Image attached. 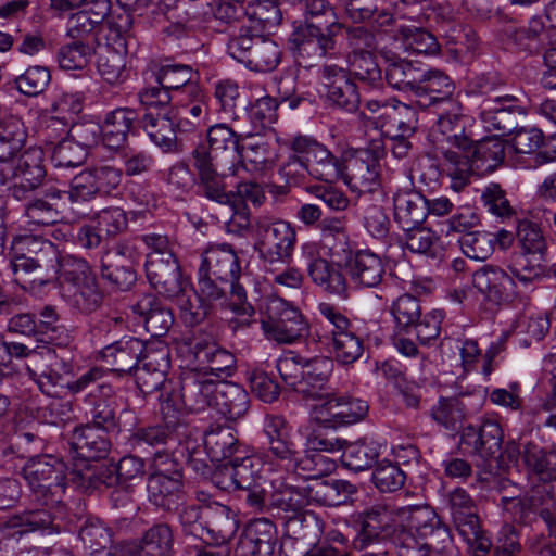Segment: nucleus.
Instances as JSON below:
<instances>
[{"mask_svg": "<svg viewBox=\"0 0 556 556\" xmlns=\"http://www.w3.org/2000/svg\"><path fill=\"white\" fill-rule=\"evenodd\" d=\"M240 277V260L230 245L210 247L202 253L198 269L199 291L210 301L224 298L222 307L236 315L243 314Z\"/></svg>", "mask_w": 556, "mask_h": 556, "instance_id": "nucleus-1", "label": "nucleus"}, {"mask_svg": "<svg viewBox=\"0 0 556 556\" xmlns=\"http://www.w3.org/2000/svg\"><path fill=\"white\" fill-rule=\"evenodd\" d=\"M455 148H440L443 172L451 179V189L460 192L470 182L471 175L495 170L504 161L505 142L494 136L473 141L467 135L454 136Z\"/></svg>", "mask_w": 556, "mask_h": 556, "instance_id": "nucleus-2", "label": "nucleus"}, {"mask_svg": "<svg viewBox=\"0 0 556 556\" xmlns=\"http://www.w3.org/2000/svg\"><path fill=\"white\" fill-rule=\"evenodd\" d=\"M66 464L48 454L30 457L22 468L34 500L62 519L65 514L64 496L67 488Z\"/></svg>", "mask_w": 556, "mask_h": 556, "instance_id": "nucleus-3", "label": "nucleus"}, {"mask_svg": "<svg viewBox=\"0 0 556 556\" xmlns=\"http://www.w3.org/2000/svg\"><path fill=\"white\" fill-rule=\"evenodd\" d=\"M295 237L294 229L288 223H271L265 216L249 218L245 224V239L258 253L263 268L270 273H275L277 264L291 260Z\"/></svg>", "mask_w": 556, "mask_h": 556, "instance_id": "nucleus-4", "label": "nucleus"}, {"mask_svg": "<svg viewBox=\"0 0 556 556\" xmlns=\"http://www.w3.org/2000/svg\"><path fill=\"white\" fill-rule=\"evenodd\" d=\"M59 250L51 241L25 235L14 238L11 266L15 274L31 275L33 282L47 285L55 280Z\"/></svg>", "mask_w": 556, "mask_h": 556, "instance_id": "nucleus-5", "label": "nucleus"}, {"mask_svg": "<svg viewBox=\"0 0 556 556\" xmlns=\"http://www.w3.org/2000/svg\"><path fill=\"white\" fill-rule=\"evenodd\" d=\"M260 323L264 336L279 344H293L309 331V324L299 307L278 296L258 305Z\"/></svg>", "mask_w": 556, "mask_h": 556, "instance_id": "nucleus-6", "label": "nucleus"}, {"mask_svg": "<svg viewBox=\"0 0 556 556\" xmlns=\"http://www.w3.org/2000/svg\"><path fill=\"white\" fill-rule=\"evenodd\" d=\"M407 511V508L391 502H379L357 513L355 521L359 529L353 540V547L362 551L392 539L405 520Z\"/></svg>", "mask_w": 556, "mask_h": 556, "instance_id": "nucleus-7", "label": "nucleus"}, {"mask_svg": "<svg viewBox=\"0 0 556 556\" xmlns=\"http://www.w3.org/2000/svg\"><path fill=\"white\" fill-rule=\"evenodd\" d=\"M10 333L33 338L40 343L65 348L71 344L72 337L61 323V316L53 305H45L37 313L26 312L13 315L8 320Z\"/></svg>", "mask_w": 556, "mask_h": 556, "instance_id": "nucleus-8", "label": "nucleus"}, {"mask_svg": "<svg viewBox=\"0 0 556 556\" xmlns=\"http://www.w3.org/2000/svg\"><path fill=\"white\" fill-rule=\"evenodd\" d=\"M447 507L453 522L475 556H484L492 546L486 533L481 529L477 507L469 493L457 486L447 494Z\"/></svg>", "mask_w": 556, "mask_h": 556, "instance_id": "nucleus-9", "label": "nucleus"}, {"mask_svg": "<svg viewBox=\"0 0 556 556\" xmlns=\"http://www.w3.org/2000/svg\"><path fill=\"white\" fill-rule=\"evenodd\" d=\"M312 408V418L326 429H339L362 421L368 414L366 401L338 392H327Z\"/></svg>", "mask_w": 556, "mask_h": 556, "instance_id": "nucleus-10", "label": "nucleus"}, {"mask_svg": "<svg viewBox=\"0 0 556 556\" xmlns=\"http://www.w3.org/2000/svg\"><path fill=\"white\" fill-rule=\"evenodd\" d=\"M138 252L128 241H119L101 251L100 277L112 290L128 291L137 281Z\"/></svg>", "mask_w": 556, "mask_h": 556, "instance_id": "nucleus-11", "label": "nucleus"}, {"mask_svg": "<svg viewBox=\"0 0 556 556\" xmlns=\"http://www.w3.org/2000/svg\"><path fill=\"white\" fill-rule=\"evenodd\" d=\"M43 161L45 153L41 148L31 147L25 150L17 156L8 174L3 169L0 172V185L4 186L12 179L14 182L9 188L11 195L17 201L28 199L41 186L47 175Z\"/></svg>", "mask_w": 556, "mask_h": 556, "instance_id": "nucleus-12", "label": "nucleus"}, {"mask_svg": "<svg viewBox=\"0 0 556 556\" xmlns=\"http://www.w3.org/2000/svg\"><path fill=\"white\" fill-rule=\"evenodd\" d=\"M307 276L324 292L348 299V280L339 264H334L321 255V248L316 242H306L301 247Z\"/></svg>", "mask_w": 556, "mask_h": 556, "instance_id": "nucleus-13", "label": "nucleus"}, {"mask_svg": "<svg viewBox=\"0 0 556 556\" xmlns=\"http://www.w3.org/2000/svg\"><path fill=\"white\" fill-rule=\"evenodd\" d=\"M325 99L330 108L354 113L361 104V96L350 72L336 64H325L319 70Z\"/></svg>", "mask_w": 556, "mask_h": 556, "instance_id": "nucleus-14", "label": "nucleus"}, {"mask_svg": "<svg viewBox=\"0 0 556 556\" xmlns=\"http://www.w3.org/2000/svg\"><path fill=\"white\" fill-rule=\"evenodd\" d=\"M141 128L163 152L177 153L182 151V144L176 132L192 131L195 123L188 122L182 115L174 114V109H169L164 114L146 113L141 117Z\"/></svg>", "mask_w": 556, "mask_h": 556, "instance_id": "nucleus-15", "label": "nucleus"}, {"mask_svg": "<svg viewBox=\"0 0 556 556\" xmlns=\"http://www.w3.org/2000/svg\"><path fill=\"white\" fill-rule=\"evenodd\" d=\"M146 275L153 289L168 299L181 295L190 286L174 254H148Z\"/></svg>", "mask_w": 556, "mask_h": 556, "instance_id": "nucleus-16", "label": "nucleus"}, {"mask_svg": "<svg viewBox=\"0 0 556 556\" xmlns=\"http://www.w3.org/2000/svg\"><path fill=\"white\" fill-rule=\"evenodd\" d=\"M206 139L207 144H204L213 161L219 159L220 166L226 170L223 176L237 175L239 167H243L241 135L226 124H216L207 129Z\"/></svg>", "mask_w": 556, "mask_h": 556, "instance_id": "nucleus-17", "label": "nucleus"}, {"mask_svg": "<svg viewBox=\"0 0 556 556\" xmlns=\"http://www.w3.org/2000/svg\"><path fill=\"white\" fill-rule=\"evenodd\" d=\"M472 285L486 300L496 304L523 300L514 278L496 266L488 265L476 270Z\"/></svg>", "mask_w": 556, "mask_h": 556, "instance_id": "nucleus-18", "label": "nucleus"}, {"mask_svg": "<svg viewBox=\"0 0 556 556\" xmlns=\"http://www.w3.org/2000/svg\"><path fill=\"white\" fill-rule=\"evenodd\" d=\"M170 367L169 350L165 345L150 349L132 372L138 389L144 395L167 389V372Z\"/></svg>", "mask_w": 556, "mask_h": 556, "instance_id": "nucleus-19", "label": "nucleus"}, {"mask_svg": "<svg viewBox=\"0 0 556 556\" xmlns=\"http://www.w3.org/2000/svg\"><path fill=\"white\" fill-rule=\"evenodd\" d=\"M503 442V430L495 420H483L480 425H468L460 434V445L470 453L488 460L495 458Z\"/></svg>", "mask_w": 556, "mask_h": 556, "instance_id": "nucleus-20", "label": "nucleus"}, {"mask_svg": "<svg viewBox=\"0 0 556 556\" xmlns=\"http://www.w3.org/2000/svg\"><path fill=\"white\" fill-rule=\"evenodd\" d=\"M525 114L517 97L513 94L485 99L481 104L480 118L488 130L507 134L516 128V115Z\"/></svg>", "mask_w": 556, "mask_h": 556, "instance_id": "nucleus-21", "label": "nucleus"}, {"mask_svg": "<svg viewBox=\"0 0 556 556\" xmlns=\"http://www.w3.org/2000/svg\"><path fill=\"white\" fill-rule=\"evenodd\" d=\"M150 349L146 342L135 337H124L106 346L101 352V358L111 370L119 375L132 374Z\"/></svg>", "mask_w": 556, "mask_h": 556, "instance_id": "nucleus-22", "label": "nucleus"}, {"mask_svg": "<svg viewBox=\"0 0 556 556\" xmlns=\"http://www.w3.org/2000/svg\"><path fill=\"white\" fill-rule=\"evenodd\" d=\"M194 167L198 170L200 185L203 188L205 197L219 203H229L241 194L240 188L242 181L237 184V192L224 191L222 177L217 174L216 165L213 163V156L204 143H200L192 152Z\"/></svg>", "mask_w": 556, "mask_h": 556, "instance_id": "nucleus-23", "label": "nucleus"}, {"mask_svg": "<svg viewBox=\"0 0 556 556\" xmlns=\"http://www.w3.org/2000/svg\"><path fill=\"white\" fill-rule=\"evenodd\" d=\"M101 126L104 147L118 150L127 144L129 135H137L141 128V118L136 110L123 106L108 112Z\"/></svg>", "mask_w": 556, "mask_h": 556, "instance_id": "nucleus-24", "label": "nucleus"}, {"mask_svg": "<svg viewBox=\"0 0 556 556\" xmlns=\"http://www.w3.org/2000/svg\"><path fill=\"white\" fill-rule=\"evenodd\" d=\"M62 525L58 515L52 511L41 509H26L18 514H12L0 520V532L5 538H14L16 535L35 532L38 530L50 529L60 532Z\"/></svg>", "mask_w": 556, "mask_h": 556, "instance_id": "nucleus-25", "label": "nucleus"}, {"mask_svg": "<svg viewBox=\"0 0 556 556\" xmlns=\"http://www.w3.org/2000/svg\"><path fill=\"white\" fill-rule=\"evenodd\" d=\"M131 311L137 316L138 323H141L153 338L167 334L174 324L172 309L154 294L142 295L131 306Z\"/></svg>", "mask_w": 556, "mask_h": 556, "instance_id": "nucleus-26", "label": "nucleus"}, {"mask_svg": "<svg viewBox=\"0 0 556 556\" xmlns=\"http://www.w3.org/2000/svg\"><path fill=\"white\" fill-rule=\"evenodd\" d=\"M97 394L89 395V406L86 409L88 422L102 431L115 432L118 429L117 404L114 391L110 384H99Z\"/></svg>", "mask_w": 556, "mask_h": 556, "instance_id": "nucleus-27", "label": "nucleus"}, {"mask_svg": "<svg viewBox=\"0 0 556 556\" xmlns=\"http://www.w3.org/2000/svg\"><path fill=\"white\" fill-rule=\"evenodd\" d=\"M455 84L452 78L440 70H422L415 97L422 108H437L443 102L456 99Z\"/></svg>", "mask_w": 556, "mask_h": 556, "instance_id": "nucleus-28", "label": "nucleus"}, {"mask_svg": "<svg viewBox=\"0 0 556 556\" xmlns=\"http://www.w3.org/2000/svg\"><path fill=\"white\" fill-rule=\"evenodd\" d=\"M110 432L80 425L73 430L70 444L76 457L85 460L104 459L111 451Z\"/></svg>", "mask_w": 556, "mask_h": 556, "instance_id": "nucleus-29", "label": "nucleus"}, {"mask_svg": "<svg viewBox=\"0 0 556 556\" xmlns=\"http://www.w3.org/2000/svg\"><path fill=\"white\" fill-rule=\"evenodd\" d=\"M393 215L403 230L420 226L428 216L427 199L414 189L399 190L393 195Z\"/></svg>", "mask_w": 556, "mask_h": 556, "instance_id": "nucleus-30", "label": "nucleus"}, {"mask_svg": "<svg viewBox=\"0 0 556 556\" xmlns=\"http://www.w3.org/2000/svg\"><path fill=\"white\" fill-rule=\"evenodd\" d=\"M147 492L149 502L165 511L176 510L186 501L184 477L149 476Z\"/></svg>", "mask_w": 556, "mask_h": 556, "instance_id": "nucleus-31", "label": "nucleus"}, {"mask_svg": "<svg viewBox=\"0 0 556 556\" xmlns=\"http://www.w3.org/2000/svg\"><path fill=\"white\" fill-rule=\"evenodd\" d=\"M276 151L261 134L245 132V174L255 177H271Z\"/></svg>", "mask_w": 556, "mask_h": 556, "instance_id": "nucleus-32", "label": "nucleus"}, {"mask_svg": "<svg viewBox=\"0 0 556 556\" xmlns=\"http://www.w3.org/2000/svg\"><path fill=\"white\" fill-rule=\"evenodd\" d=\"M206 542L219 544L228 542L238 531L240 520L238 513L229 506L214 503L206 506Z\"/></svg>", "mask_w": 556, "mask_h": 556, "instance_id": "nucleus-33", "label": "nucleus"}, {"mask_svg": "<svg viewBox=\"0 0 556 556\" xmlns=\"http://www.w3.org/2000/svg\"><path fill=\"white\" fill-rule=\"evenodd\" d=\"M156 83L164 87L167 92H187L193 100L202 97L199 86V74L192 67L182 64H167L160 67L155 75Z\"/></svg>", "mask_w": 556, "mask_h": 556, "instance_id": "nucleus-34", "label": "nucleus"}, {"mask_svg": "<svg viewBox=\"0 0 556 556\" xmlns=\"http://www.w3.org/2000/svg\"><path fill=\"white\" fill-rule=\"evenodd\" d=\"M341 177L352 191L372 192L379 187V164L368 155L353 157L343 166Z\"/></svg>", "mask_w": 556, "mask_h": 556, "instance_id": "nucleus-35", "label": "nucleus"}, {"mask_svg": "<svg viewBox=\"0 0 556 556\" xmlns=\"http://www.w3.org/2000/svg\"><path fill=\"white\" fill-rule=\"evenodd\" d=\"M282 15L278 0H250L245 7V36H258L278 26Z\"/></svg>", "mask_w": 556, "mask_h": 556, "instance_id": "nucleus-36", "label": "nucleus"}, {"mask_svg": "<svg viewBox=\"0 0 556 556\" xmlns=\"http://www.w3.org/2000/svg\"><path fill=\"white\" fill-rule=\"evenodd\" d=\"M348 266L352 281L364 288L377 287L386 273L382 260L369 250H358Z\"/></svg>", "mask_w": 556, "mask_h": 556, "instance_id": "nucleus-37", "label": "nucleus"}, {"mask_svg": "<svg viewBox=\"0 0 556 556\" xmlns=\"http://www.w3.org/2000/svg\"><path fill=\"white\" fill-rule=\"evenodd\" d=\"M504 34L521 50L529 53L540 52L548 43L547 31L540 17H532L527 25L517 26L509 23L505 26Z\"/></svg>", "mask_w": 556, "mask_h": 556, "instance_id": "nucleus-38", "label": "nucleus"}, {"mask_svg": "<svg viewBox=\"0 0 556 556\" xmlns=\"http://www.w3.org/2000/svg\"><path fill=\"white\" fill-rule=\"evenodd\" d=\"M249 37L251 45L245 47V67L260 73L275 70L280 61V50L277 43L263 34Z\"/></svg>", "mask_w": 556, "mask_h": 556, "instance_id": "nucleus-39", "label": "nucleus"}, {"mask_svg": "<svg viewBox=\"0 0 556 556\" xmlns=\"http://www.w3.org/2000/svg\"><path fill=\"white\" fill-rule=\"evenodd\" d=\"M312 503L325 506H339L346 503L356 488L346 480H316L307 484Z\"/></svg>", "mask_w": 556, "mask_h": 556, "instance_id": "nucleus-40", "label": "nucleus"}, {"mask_svg": "<svg viewBox=\"0 0 556 556\" xmlns=\"http://www.w3.org/2000/svg\"><path fill=\"white\" fill-rule=\"evenodd\" d=\"M204 447L211 462L229 458L239 447L237 431L230 425L211 427L204 433Z\"/></svg>", "mask_w": 556, "mask_h": 556, "instance_id": "nucleus-41", "label": "nucleus"}, {"mask_svg": "<svg viewBox=\"0 0 556 556\" xmlns=\"http://www.w3.org/2000/svg\"><path fill=\"white\" fill-rule=\"evenodd\" d=\"M333 370V361L327 356H315L304 358L303 381L306 383L308 392H301L304 397L313 400H323L325 393L323 389Z\"/></svg>", "mask_w": 556, "mask_h": 556, "instance_id": "nucleus-42", "label": "nucleus"}, {"mask_svg": "<svg viewBox=\"0 0 556 556\" xmlns=\"http://www.w3.org/2000/svg\"><path fill=\"white\" fill-rule=\"evenodd\" d=\"M274 547V525L268 519L245 525V556H271Z\"/></svg>", "mask_w": 556, "mask_h": 556, "instance_id": "nucleus-43", "label": "nucleus"}, {"mask_svg": "<svg viewBox=\"0 0 556 556\" xmlns=\"http://www.w3.org/2000/svg\"><path fill=\"white\" fill-rule=\"evenodd\" d=\"M381 445L368 438H363L345 444L342 453V463L354 471H363L370 468L380 455Z\"/></svg>", "mask_w": 556, "mask_h": 556, "instance_id": "nucleus-44", "label": "nucleus"}, {"mask_svg": "<svg viewBox=\"0 0 556 556\" xmlns=\"http://www.w3.org/2000/svg\"><path fill=\"white\" fill-rule=\"evenodd\" d=\"M174 432L166 425L139 427L128 438V444L137 454L151 456L153 450L167 444Z\"/></svg>", "mask_w": 556, "mask_h": 556, "instance_id": "nucleus-45", "label": "nucleus"}, {"mask_svg": "<svg viewBox=\"0 0 556 556\" xmlns=\"http://www.w3.org/2000/svg\"><path fill=\"white\" fill-rule=\"evenodd\" d=\"M437 115V126L443 135L447 137V141L455 147L454 136L465 135V125L467 116L464 113L462 102L456 98L442 105L434 108Z\"/></svg>", "mask_w": 556, "mask_h": 556, "instance_id": "nucleus-46", "label": "nucleus"}, {"mask_svg": "<svg viewBox=\"0 0 556 556\" xmlns=\"http://www.w3.org/2000/svg\"><path fill=\"white\" fill-rule=\"evenodd\" d=\"M263 431L268 439L273 454L278 458L288 459L294 455V446L288 439V424L280 415H266Z\"/></svg>", "mask_w": 556, "mask_h": 556, "instance_id": "nucleus-47", "label": "nucleus"}, {"mask_svg": "<svg viewBox=\"0 0 556 556\" xmlns=\"http://www.w3.org/2000/svg\"><path fill=\"white\" fill-rule=\"evenodd\" d=\"M387 83L394 89L412 92L415 96L422 68L406 60H397L390 63L384 74Z\"/></svg>", "mask_w": 556, "mask_h": 556, "instance_id": "nucleus-48", "label": "nucleus"}, {"mask_svg": "<svg viewBox=\"0 0 556 556\" xmlns=\"http://www.w3.org/2000/svg\"><path fill=\"white\" fill-rule=\"evenodd\" d=\"M173 544L170 526L163 522L155 523L144 532L139 556H172Z\"/></svg>", "mask_w": 556, "mask_h": 556, "instance_id": "nucleus-49", "label": "nucleus"}, {"mask_svg": "<svg viewBox=\"0 0 556 556\" xmlns=\"http://www.w3.org/2000/svg\"><path fill=\"white\" fill-rule=\"evenodd\" d=\"M27 134L21 119L0 121V162L12 160L24 147Z\"/></svg>", "mask_w": 556, "mask_h": 556, "instance_id": "nucleus-50", "label": "nucleus"}, {"mask_svg": "<svg viewBox=\"0 0 556 556\" xmlns=\"http://www.w3.org/2000/svg\"><path fill=\"white\" fill-rule=\"evenodd\" d=\"M182 396L188 409H204L208 406H219L215 401L216 383L211 380H200L195 377L186 378L181 384Z\"/></svg>", "mask_w": 556, "mask_h": 556, "instance_id": "nucleus-51", "label": "nucleus"}, {"mask_svg": "<svg viewBox=\"0 0 556 556\" xmlns=\"http://www.w3.org/2000/svg\"><path fill=\"white\" fill-rule=\"evenodd\" d=\"M60 277L63 282L73 287L88 282L97 277L89 263L72 254L58 255V266L55 268V279Z\"/></svg>", "mask_w": 556, "mask_h": 556, "instance_id": "nucleus-52", "label": "nucleus"}, {"mask_svg": "<svg viewBox=\"0 0 556 556\" xmlns=\"http://www.w3.org/2000/svg\"><path fill=\"white\" fill-rule=\"evenodd\" d=\"M125 54L110 45L104 46L98 55L97 67L100 76L110 85L123 83L125 73Z\"/></svg>", "mask_w": 556, "mask_h": 556, "instance_id": "nucleus-53", "label": "nucleus"}, {"mask_svg": "<svg viewBox=\"0 0 556 556\" xmlns=\"http://www.w3.org/2000/svg\"><path fill=\"white\" fill-rule=\"evenodd\" d=\"M432 419L446 430L455 431L462 428L466 418V406L457 397H440L432 406Z\"/></svg>", "mask_w": 556, "mask_h": 556, "instance_id": "nucleus-54", "label": "nucleus"}, {"mask_svg": "<svg viewBox=\"0 0 556 556\" xmlns=\"http://www.w3.org/2000/svg\"><path fill=\"white\" fill-rule=\"evenodd\" d=\"M306 166L309 176L325 182H333L343 174V164L324 144L314 153Z\"/></svg>", "mask_w": 556, "mask_h": 556, "instance_id": "nucleus-55", "label": "nucleus"}, {"mask_svg": "<svg viewBox=\"0 0 556 556\" xmlns=\"http://www.w3.org/2000/svg\"><path fill=\"white\" fill-rule=\"evenodd\" d=\"M387 119L382 127L394 129L397 134L412 136L418 126V115L414 106L393 99L391 108H387Z\"/></svg>", "mask_w": 556, "mask_h": 556, "instance_id": "nucleus-56", "label": "nucleus"}, {"mask_svg": "<svg viewBox=\"0 0 556 556\" xmlns=\"http://www.w3.org/2000/svg\"><path fill=\"white\" fill-rule=\"evenodd\" d=\"M391 314L394 319L395 331L410 333L412 327L422 314L420 302L414 295L403 294L392 303Z\"/></svg>", "mask_w": 556, "mask_h": 556, "instance_id": "nucleus-57", "label": "nucleus"}, {"mask_svg": "<svg viewBox=\"0 0 556 556\" xmlns=\"http://www.w3.org/2000/svg\"><path fill=\"white\" fill-rule=\"evenodd\" d=\"M397 31L406 51L428 55L437 54L440 51L435 37L424 28L400 25Z\"/></svg>", "mask_w": 556, "mask_h": 556, "instance_id": "nucleus-58", "label": "nucleus"}, {"mask_svg": "<svg viewBox=\"0 0 556 556\" xmlns=\"http://www.w3.org/2000/svg\"><path fill=\"white\" fill-rule=\"evenodd\" d=\"M94 52L96 47H93L92 42L74 39L73 42L64 45L59 49L56 58L62 70H83L87 66Z\"/></svg>", "mask_w": 556, "mask_h": 556, "instance_id": "nucleus-59", "label": "nucleus"}, {"mask_svg": "<svg viewBox=\"0 0 556 556\" xmlns=\"http://www.w3.org/2000/svg\"><path fill=\"white\" fill-rule=\"evenodd\" d=\"M458 242L467 257L485 261L494 251L496 238L494 233L488 231H472L463 235Z\"/></svg>", "mask_w": 556, "mask_h": 556, "instance_id": "nucleus-60", "label": "nucleus"}, {"mask_svg": "<svg viewBox=\"0 0 556 556\" xmlns=\"http://www.w3.org/2000/svg\"><path fill=\"white\" fill-rule=\"evenodd\" d=\"M289 43L295 53L296 62L304 68H311L325 56L309 39L301 24L294 23V29L289 36Z\"/></svg>", "mask_w": 556, "mask_h": 556, "instance_id": "nucleus-61", "label": "nucleus"}, {"mask_svg": "<svg viewBox=\"0 0 556 556\" xmlns=\"http://www.w3.org/2000/svg\"><path fill=\"white\" fill-rule=\"evenodd\" d=\"M481 202L489 213L502 222L513 219L516 210L507 199L506 191L498 184H489L481 191Z\"/></svg>", "mask_w": 556, "mask_h": 556, "instance_id": "nucleus-62", "label": "nucleus"}, {"mask_svg": "<svg viewBox=\"0 0 556 556\" xmlns=\"http://www.w3.org/2000/svg\"><path fill=\"white\" fill-rule=\"evenodd\" d=\"M261 89L256 92L254 102H250L249 118L253 125L250 132L261 134L268 125L276 121L277 102L269 96L263 94Z\"/></svg>", "mask_w": 556, "mask_h": 556, "instance_id": "nucleus-63", "label": "nucleus"}, {"mask_svg": "<svg viewBox=\"0 0 556 556\" xmlns=\"http://www.w3.org/2000/svg\"><path fill=\"white\" fill-rule=\"evenodd\" d=\"M371 480L380 492L391 493L402 489L406 473L397 464L383 459L374 469Z\"/></svg>", "mask_w": 556, "mask_h": 556, "instance_id": "nucleus-64", "label": "nucleus"}]
</instances>
